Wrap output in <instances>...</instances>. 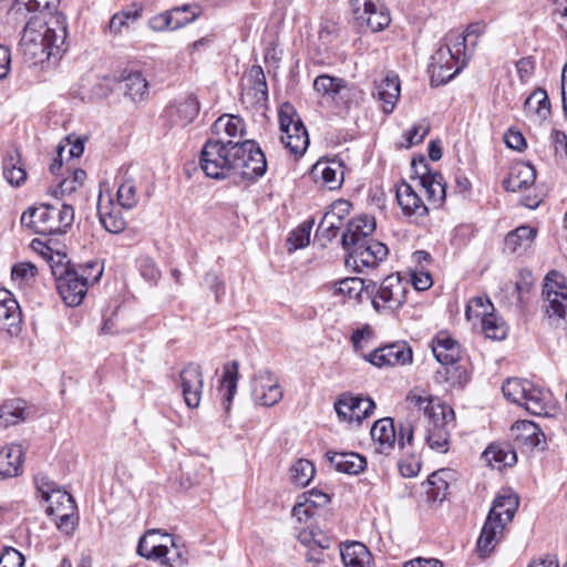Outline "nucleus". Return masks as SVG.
Segmentation results:
<instances>
[{"mask_svg":"<svg viewBox=\"0 0 567 567\" xmlns=\"http://www.w3.org/2000/svg\"><path fill=\"white\" fill-rule=\"evenodd\" d=\"M68 35L65 18L54 14L44 22V30L37 31L27 22L19 43L25 60L33 64H42L51 58L58 59L65 51L63 48Z\"/></svg>","mask_w":567,"mask_h":567,"instance_id":"1","label":"nucleus"},{"mask_svg":"<svg viewBox=\"0 0 567 567\" xmlns=\"http://www.w3.org/2000/svg\"><path fill=\"white\" fill-rule=\"evenodd\" d=\"M519 506L518 496L503 493L496 496L477 539L476 549L481 557L489 555L506 524L512 522Z\"/></svg>","mask_w":567,"mask_h":567,"instance_id":"2","label":"nucleus"},{"mask_svg":"<svg viewBox=\"0 0 567 567\" xmlns=\"http://www.w3.org/2000/svg\"><path fill=\"white\" fill-rule=\"evenodd\" d=\"M74 220L71 205L41 204L28 208L21 216V225L40 235L65 234Z\"/></svg>","mask_w":567,"mask_h":567,"instance_id":"3","label":"nucleus"},{"mask_svg":"<svg viewBox=\"0 0 567 567\" xmlns=\"http://www.w3.org/2000/svg\"><path fill=\"white\" fill-rule=\"evenodd\" d=\"M235 145L237 142L233 141H206L200 152L199 166L207 177L225 179L235 176Z\"/></svg>","mask_w":567,"mask_h":567,"instance_id":"4","label":"nucleus"},{"mask_svg":"<svg viewBox=\"0 0 567 567\" xmlns=\"http://www.w3.org/2000/svg\"><path fill=\"white\" fill-rule=\"evenodd\" d=\"M280 141L295 156H301L309 145L308 132L290 103H284L278 113Z\"/></svg>","mask_w":567,"mask_h":567,"instance_id":"5","label":"nucleus"},{"mask_svg":"<svg viewBox=\"0 0 567 567\" xmlns=\"http://www.w3.org/2000/svg\"><path fill=\"white\" fill-rule=\"evenodd\" d=\"M235 176L243 179L256 181L264 176L267 171V159L254 140L237 142L235 145Z\"/></svg>","mask_w":567,"mask_h":567,"instance_id":"6","label":"nucleus"},{"mask_svg":"<svg viewBox=\"0 0 567 567\" xmlns=\"http://www.w3.org/2000/svg\"><path fill=\"white\" fill-rule=\"evenodd\" d=\"M405 286L399 276H388L375 289V284L370 281L369 296L373 309L379 312H390L399 309L405 302Z\"/></svg>","mask_w":567,"mask_h":567,"instance_id":"7","label":"nucleus"},{"mask_svg":"<svg viewBox=\"0 0 567 567\" xmlns=\"http://www.w3.org/2000/svg\"><path fill=\"white\" fill-rule=\"evenodd\" d=\"M543 295L546 298V313L549 319L567 317V285L563 274L550 270L544 279Z\"/></svg>","mask_w":567,"mask_h":567,"instance_id":"8","label":"nucleus"},{"mask_svg":"<svg viewBox=\"0 0 567 567\" xmlns=\"http://www.w3.org/2000/svg\"><path fill=\"white\" fill-rule=\"evenodd\" d=\"M429 425L425 431V441L430 449L437 452L447 451L450 436L449 426H453L454 411L451 406H437L427 419Z\"/></svg>","mask_w":567,"mask_h":567,"instance_id":"9","label":"nucleus"},{"mask_svg":"<svg viewBox=\"0 0 567 567\" xmlns=\"http://www.w3.org/2000/svg\"><path fill=\"white\" fill-rule=\"evenodd\" d=\"M388 254L386 245L371 239L347 251L346 265L357 272H362L364 268H375L386 258Z\"/></svg>","mask_w":567,"mask_h":567,"instance_id":"10","label":"nucleus"},{"mask_svg":"<svg viewBox=\"0 0 567 567\" xmlns=\"http://www.w3.org/2000/svg\"><path fill=\"white\" fill-rule=\"evenodd\" d=\"M351 8L353 20L361 29L379 32L391 22L390 14L372 0H351Z\"/></svg>","mask_w":567,"mask_h":567,"instance_id":"11","label":"nucleus"},{"mask_svg":"<svg viewBox=\"0 0 567 567\" xmlns=\"http://www.w3.org/2000/svg\"><path fill=\"white\" fill-rule=\"evenodd\" d=\"M432 352L435 359L445 367L436 372V380L451 381L447 365H454L460 361L462 354L461 344L449 333L441 331L432 341Z\"/></svg>","mask_w":567,"mask_h":567,"instance_id":"12","label":"nucleus"},{"mask_svg":"<svg viewBox=\"0 0 567 567\" xmlns=\"http://www.w3.org/2000/svg\"><path fill=\"white\" fill-rule=\"evenodd\" d=\"M365 360L378 368L406 365L412 363L413 352L406 342L396 341L373 350Z\"/></svg>","mask_w":567,"mask_h":567,"instance_id":"13","label":"nucleus"},{"mask_svg":"<svg viewBox=\"0 0 567 567\" xmlns=\"http://www.w3.org/2000/svg\"><path fill=\"white\" fill-rule=\"evenodd\" d=\"M375 403L370 398L354 396L349 393L341 394L334 403L338 417L341 421L360 424L370 416Z\"/></svg>","mask_w":567,"mask_h":567,"instance_id":"14","label":"nucleus"},{"mask_svg":"<svg viewBox=\"0 0 567 567\" xmlns=\"http://www.w3.org/2000/svg\"><path fill=\"white\" fill-rule=\"evenodd\" d=\"M252 396L262 406L278 404L284 396L279 379L268 369L259 371L254 378Z\"/></svg>","mask_w":567,"mask_h":567,"instance_id":"15","label":"nucleus"},{"mask_svg":"<svg viewBox=\"0 0 567 567\" xmlns=\"http://www.w3.org/2000/svg\"><path fill=\"white\" fill-rule=\"evenodd\" d=\"M179 388L188 408L199 406L204 388V374L199 364L189 362L181 370Z\"/></svg>","mask_w":567,"mask_h":567,"instance_id":"16","label":"nucleus"},{"mask_svg":"<svg viewBox=\"0 0 567 567\" xmlns=\"http://www.w3.org/2000/svg\"><path fill=\"white\" fill-rule=\"evenodd\" d=\"M375 230L374 217L363 215L351 219L347 224V229L341 236V244L346 251L373 239L371 236Z\"/></svg>","mask_w":567,"mask_h":567,"instance_id":"17","label":"nucleus"},{"mask_svg":"<svg viewBox=\"0 0 567 567\" xmlns=\"http://www.w3.org/2000/svg\"><path fill=\"white\" fill-rule=\"evenodd\" d=\"M87 278L81 279L74 269L66 268L64 275L58 280V290L63 301L70 307L79 306L86 292Z\"/></svg>","mask_w":567,"mask_h":567,"instance_id":"18","label":"nucleus"},{"mask_svg":"<svg viewBox=\"0 0 567 567\" xmlns=\"http://www.w3.org/2000/svg\"><path fill=\"white\" fill-rule=\"evenodd\" d=\"M197 16L196 7L183 6L155 17L151 21V27L156 31L176 30L194 21Z\"/></svg>","mask_w":567,"mask_h":567,"instance_id":"19","label":"nucleus"},{"mask_svg":"<svg viewBox=\"0 0 567 567\" xmlns=\"http://www.w3.org/2000/svg\"><path fill=\"white\" fill-rule=\"evenodd\" d=\"M511 435L517 445L530 449H546V439L542 429L534 422L522 420L516 421L511 427Z\"/></svg>","mask_w":567,"mask_h":567,"instance_id":"20","label":"nucleus"},{"mask_svg":"<svg viewBox=\"0 0 567 567\" xmlns=\"http://www.w3.org/2000/svg\"><path fill=\"white\" fill-rule=\"evenodd\" d=\"M529 400L524 401V409L536 416L554 417L558 413L557 401L553 393L535 384Z\"/></svg>","mask_w":567,"mask_h":567,"instance_id":"21","label":"nucleus"},{"mask_svg":"<svg viewBox=\"0 0 567 567\" xmlns=\"http://www.w3.org/2000/svg\"><path fill=\"white\" fill-rule=\"evenodd\" d=\"M529 400L524 401V409L536 416L554 417L558 413L557 401L553 393L535 384Z\"/></svg>","mask_w":567,"mask_h":567,"instance_id":"22","label":"nucleus"},{"mask_svg":"<svg viewBox=\"0 0 567 567\" xmlns=\"http://www.w3.org/2000/svg\"><path fill=\"white\" fill-rule=\"evenodd\" d=\"M22 315L18 301L8 290H0V329L14 336L20 331Z\"/></svg>","mask_w":567,"mask_h":567,"instance_id":"23","label":"nucleus"},{"mask_svg":"<svg viewBox=\"0 0 567 567\" xmlns=\"http://www.w3.org/2000/svg\"><path fill=\"white\" fill-rule=\"evenodd\" d=\"M396 199L405 216L419 218L427 215V207L422 198L414 188L404 181L396 187Z\"/></svg>","mask_w":567,"mask_h":567,"instance_id":"24","label":"nucleus"},{"mask_svg":"<svg viewBox=\"0 0 567 567\" xmlns=\"http://www.w3.org/2000/svg\"><path fill=\"white\" fill-rule=\"evenodd\" d=\"M371 437L375 451L388 455L394 447L396 441L395 427L391 417H383L374 422L371 427Z\"/></svg>","mask_w":567,"mask_h":567,"instance_id":"25","label":"nucleus"},{"mask_svg":"<svg viewBox=\"0 0 567 567\" xmlns=\"http://www.w3.org/2000/svg\"><path fill=\"white\" fill-rule=\"evenodd\" d=\"M326 456L334 470L340 473L357 475L367 467L365 457L354 452L328 451Z\"/></svg>","mask_w":567,"mask_h":567,"instance_id":"26","label":"nucleus"},{"mask_svg":"<svg viewBox=\"0 0 567 567\" xmlns=\"http://www.w3.org/2000/svg\"><path fill=\"white\" fill-rule=\"evenodd\" d=\"M536 181V169L533 165L524 162L516 163L509 172V175L503 182L507 192H518L534 185Z\"/></svg>","mask_w":567,"mask_h":567,"instance_id":"27","label":"nucleus"},{"mask_svg":"<svg viewBox=\"0 0 567 567\" xmlns=\"http://www.w3.org/2000/svg\"><path fill=\"white\" fill-rule=\"evenodd\" d=\"M467 38L464 33H458L455 31H451L445 37V44L442 45L436 51V59L441 60L442 58H446L451 61H456V63L464 62V65L467 64L470 56L467 55L466 48Z\"/></svg>","mask_w":567,"mask_h":567,"instance_id":"28","label":"nucleus"},{"mask_svg":"<svg viewBox=\"0 0 567 567\" xmlns=\"http://www.w3.org/2000/svg\"><path fill=\"white\" fill-rule=\"evenodd\" d=\"M401 92L400 81L396 74H386L385 78L375 86L374 96L382 103V110L385 114L392 113L399 100Z\"/></svg>","mask_w":567,"mask_h":567,"instance_id":"29","label":"nucleus"},{"mask_svg":"<svg viewBox=\"0 0 567 567\" xmlns=\"http://www.w3.org/2000/svg\"><path fill=\"white\" fill-rule=\"evenodd\" d=\"M23 450L21 445L11 444L0 450V480L11 478L21 473Z\"/></svg>","mask_w":567,"mask_h":567,"instance_id":"30","label":"nucleus"},{"mask_svg":"<svg viewBox=\"0 0 567 567\" xmlns=\"http://www.w3.org/2000/svg\"><path fill=\"white\" fill-rule=\"evenodd\" d=\"M124 95L135 103L146 100L148 96V82L141 72H126L121 75Z\"/></svg>","mask_w":567,"mask_h":567,"instance_id":"31","label":"nucleus"},{"mask_svg":"<svg viewBox=\"0 0 567 567\" xmlns=\"http://www.w3.org/2000/svg\"><path fill=\"white\" fill-rule=\"evenodd\" d=\"M524 111L534 121L544 122L550 115V101L545 89L534 90L524 103Z\"/></svg>","mask_w":567,"mask_h":567,"instance_id":"32","label":"nucleus"},{"mask_svg":"<svg viewBox=\"0 0 567 567\" xmlns=\"http://www.w3.org/2000/svg\"><path fill=\"white\" fill-rule=\"evenodd\" d=\"M116 196L118 205L125 209L135 208L138 204L140 196L136 189V178L128 169L121 176Z\"/></svg>","mask_w":567,"mask_h":567,"instance_id":"33","label":"nucleus"},{"mask_svg":"<svg viewBox=\"0 0 567 567\" xmlns=\"http://www.w3.org/2000/svg\"><path fill=\"white\" fill-rule=\"evenodd\" d=\"M169 116L175 124L185 126L194 121L199 113V102L193 95L168 109Z\"/></svg>","mask_w":567,"mask_h":567,"instance_id":"34","label":"nucleus"},{"mask_svg":"<svg viewBox=\"0 0 567 567\" xmlns=\"http://www.w3.org/2000/svg\"><path fill=\"white\" fill-rule=\"evenodd\" d=\"M27 417V403L23 400H8L0 406V426L2 427L16 425L25 421Z\"/></svg>","mask_w":567,"mask_h":567,"instance_id":"35","label":"nucleus"},{"mask_svg":"<svg viewBox=\"0 0 567 567\" xmlns=\"http://www.w3.org/2000/svg\"><path fill=\"white\" fill-rule=\"evenodd\" d=\"M340 556L346 567H369L371 561L370 551L358 542L346 544L340 549Z\"/></svg>","mask_w":567,"mask_h":567,"instance_id":"36","label":"nucleus"},{"mask_svg":"<svg viewBox=\"0 0 567 567\" xmlns=\"http://www.w3.org/2000/svg\"><path fill=\"white\" fill-rule=\"evenodd\" d=\"M536 229L530 226H519L505 237V246L513 254L525 251L536 237Z\"/></svg>","mask_w":567,"mask_h":567,"instance_id":"37","label":"nucleus"},{"mask_svg":"<svg viewBox=\"0 0 567 567\" xmlns=\"http://www.w3.org/2000/svg\"><path fill=\"white\" fill-rule=\"evenodd\" d=\"M341 167L340 163L337 162H322L319 161L315 164L312 168V173L316 178H321L322 184L327 186L329 189H337L342 184V172H339Z\"/></svg>","mask_w":567,"mask_h":567,"instance_id":"38","label":"nucleus"},{"mask_svg":"<svg viewBox=\"0 0 567 567\" xmlns=\"http://www.w3.org/2000/svg\"><path fill=\"white\" fill-rule=\"evenodd\" d=\"M313 89L322 97L336 100L337 96L348 89L347 81L341 78L320 74L313 81Z\"/></svg>","mask_w":567,"mask_h":567,"instance_id":"39","label":"nucleus"},{"mask_svg":"<svg viewBox=\"0 0 567 567\" xmlns=\"http://www.w3.org/2000/svg\"><path fill=\"white\" fill-rule=\"evenodd\" d=\"M238 370L239 364L237 361H230L224 365V374L221 378L220 388L225 390L223 404L226 412L230 410L233 399L237 391V382L239 375Z\"/></svg>","mask_w":567,"mask_h":567,"instance_id":"40","label":"nucleus"},{"mask_svg":"<svg viewBox=\"0 0 567 567\" xmlns=\"http://www.w3.org/2000/svg\"><path fill=\"white\" fill-rule=\"evenodd\" d=\"M3 175L14 186H20L27 179V172L21 164L20 154L17 150L9 151L3 161Z\"/></svg>","mask_w":567,"mask_h":567,"instance_id":"41","label":"nucleus"},{"mask_svg":"<svg viewBox=\"0 0 567 567\" xmlns=\"http://www.w3.org/2000/svg\"><path fill=\"white\" fill-rule=\"evenodd\" d=\"M446 58H442L441 60H437L436 59V52L434 53V55L432 56V63H431V69H430V72H431V84L433 86H439V85H442V84H445L447 83L449 81H451L463 68H465L466 65H464V62H461L460 65H457L454 70H453V64L451 65H443V60H445Z\"/></svg>","mask_w":567,"mask_h":567,"instance_id":"42","label":"nucleus"},{"mask_svg":"<svg viewBox=\"0 0 567 567\" xmlns=\"http://www.w3.org/2000/svg\"><path fill=\"white\" fill-rule=\"evenodd\" d=\"M420 185L425 189L427 199L433 205L441 206L444 203L446 197V183L440 173L435 172L433 175L425 177Z\"/></svg>","mask_w":567,"mask_h":567,"instance_id":"43","label":"nucleus"},{"mask_svg":"<svg viewBox=\"0 0 567 567\" xmlns=\"http://www.w3.org/2000/svg\"><path fill=\"white\" fill-rule=\"evenodd\" d=\"M157 530L150 529L146 534L141 537L137 545V554L146 559H155L158 560L162 556H166L168 553V547L163 544H155L150 540L151 537L155 536Z\"/></svg>","mask_w":567,"mask_h":567,"instance_id":"44","label":"nucleus"},{"mask_svg":"<svg viewBox=\"0 0 567 567\" xmlns=\"http://www.w3.org/2000/svg\"><path fill=\"white\" fill-rule=\"evenodd\" d=\"M488 463H495L497 466H512L516 463V453L509 446L491 444L484 452Z\"/></svg>","mask_w":567,"mask_h":567,"instance_id":"45","label":"nucleus"},{"mask_svg":"<svg viewBox=\"0 0 567 567\" xmlns=\"http://www.w3.org/2000/svg\"><path fill=\"white\" fill-rule=\"evenodd\" d=\"M494 310V306L487 297L476 296L468 300L465 308V317L468 321L480 319L482 322Z\"/></svg>","mask_w":567,"mask_h":567,"instance_id":"46","label":"nucleus"},{"mask_svg":"<svg viewBox=\"0 0 567 567\" xmlns=\"http://www.w3.org/2000/svg\"><path fill=\"white\" fill-rule=\"evenodd\" d=\"M370 284L365 285L364 280L358 277L344 278L334 285V293L343 295L349 299L359 297L362 291L369 293Z\"/></svg>","mask_w":567,"mask_h":567,"instance_id":"47","label":"nucleus"},{"mask_svg":"<svg viewBox=\"0 0 567 567\" xmlns=\"http://www.w3.org/2000/svg\"><path fill=\"white\" fill-rule=\"evenodd\" d=\"M340 227L341 215L336 210H329L323 215L318 225L317 236L324 238L326 241H331L337 237Z\"/></svg>","mask_w":567,"mask_h":567,"instance_id":"48","label":"nucleus"},{"mask_svg":"<svg viewBox=\"0 0 567 567\" xmlns=\"http://www.w3.org/2000/svg\"><path fill=\"white\" fill-rule=\"evenodd\" d=\"M291 481L300 486L308 485L316 474L315 465L305 458L296 461L290 467Z\"/></svg>","mask_w":567,"mask_h":567,"instance_id":"49","label":"nucleus"},{"mask_svg":"<svg viewBox=\"0 0 567 567\" xmlns=\"http://www.w3.org/2000/svg\"><path fill=\"white\" fill-rule=\"evenodd\" d=\"M481 324L484 334L488 339L503 340L507 334V326L494 311L485 317Z\"/></svg>","mask_w":567,"mask_h":567,"instance_id":"50","label":"nucleus"},{"mask_svg":"<svg viewBox=\"0 0 567 567\" xmlns=\"http://www.w3.org/2000/svg\"><path fill=\"white\" fill-rule=\"evenodd\" d=\"M214 128L219 132L224 131L229 137H241L245 133L244 121L239 116L223 115L214 123Z\"/></svg>","mask_w":567,"mask_h":567,"instance_id":"51","label":"nucleus"},{"mask_svg":"<svg viewBox=\"0 0 567 567\" xmlns=\"http://www.w3.org/2000/svg\"><path fill=\"white\" fill-rule=\"evenodd\" d=\"M99 218L104 229L111 234H120L125 229V220L120 210H103L99 207Z\"/></svg>","mask_w":567,"mask_h":567,"instance_id":"52","label":"nucleus"},{"mask_svg":"<svg viewBox=\"0 0 567 567\" xmlns=\"http://www.w3.org/2000/svg\"><path fill=\"white\" fill-rule=\"evenodd\" d=\"M406 401L411 406L416 408L419 412H423L426 419L432 417V412L437 406H447L439 402V400L433 399L432 396H422L417 394L415 391H412L408 394Z\"/></svg>","mask_w":567,"mask_h":567,"instance_id":"53","label":"nucleus"},{"mask_svg":"<svg viewBox=\"0 0 567 567\" xmlns=\"http://www.w3.org/2000/svg\"><path fill=\"white\" fill-rule=\"evenodd\" d=\"M445 473L444 470L434 472L427 478V483L431 486L427 494L434 502H442L446 497L449 484L444 478Z\"/></svg>","mask_w":567,"mask_h":567,"instance_id":"54","label":"nucleus"},{"mask_svg":"<svg viewBox=\"0 0 567 567\" xmlns=\"http://www.w3.org/2000/svg\"><path fill=\"white\" fill-rule=\"evenodd\" d=\"M528 385L527 379L508 378L502 386L505 399L514 404L522 402L524 386Z\"/></svg>","mask_w":567,"mask_h":567,"instance_id":"55","label":"nucleus"},{"mask_svg":"<svg viewBox=\"0 0 567 567\" xmlns=\"http://www.w3.org/2000/svg\"><path fill=\"white\" fill-rule=\"evenodd\" d=\"M71 269H74L81 279L87 278V281L85 280L87 288L90 285L97 282L103 274V267L96 260L87 261Z\"/></svg>","mask_w":567,"mask_h":567,"instance_id":"56","label":"nucleus"},{"mask_svg":"<svg viewBox=\"0 0 567 567\" xmlns=\"http://www.w3.org/2000/svg\"><path fill=\"white\" fill-rule=\"evenodd\" d=\"M47 502L49 503L47 508L49 515L64 511L66 504L72 506V508H76L74 498L66 491L62 489H56L53 494H50V499Z\"/></svg>","mask_w":567,"mask_h":567,"instance_id":"57","label":"nucleus"},{"mask_svg":"<svg viewBox=\"0 0 567 567\" xmlns=\"http://www.w3.org/2000/svg\"><path fill=\"white\" fill-rule=\"evenodd\" d=\"M142 8H137L134 11H122L115 13L110 20V31L117 34L121 32L122 28L127 25V21H135L141 17Z\"/></svg>","mask_w":567,"mask_h":567,"instance_id":"58","label":"nucleus"},{"mask_svg":"<svg viewBox=\"0 0 567 567\" xmlns=\"http://www.w3.org/2000/svg\"><path fill=\"white\" fill-rule=\"evenodd\" d=\"M248 76L252 82L254 90L261 95L260 99L267 100L268 86L262 68L260 65H252L249 70Z\"/></svg>","mask_w":567,"mask_h":567,"instance_id":"59","label":"nucleus"},{"mask_svg":"<svg viewBox=\"0 0 567 567\" xmlns=\"http://www.w3.org/2000/svg\"><path fill=\"white\" fill-rule=\"evenodd\" d=\"M76 508H72L69 504H66V508L60 513L52 514L54 516V522L56 527L65 534H71L74 529V513Z\"/></svg>","mask_w":567,"mask_h":567,"instance_id":"60","label":"nucleus"},{"mask_svg":"<svg viewBox=\"0 0 567 567\" xmlns=\"http://www.w3.org/2000/svg\"><path fill=\"white\" fill-rule=\"evenodd\" d=\"M172 546L168 547V553L166 556H162L158 560H161L162 565L167 567H182L187 563V559L184 557L183 550L175 545L173 538H171Z\"/></svg>","mask_w":567,"mask_h":567,"instance_id":"61","label":"nucleus"},{"mask_svg":"<svg viewBox=\"0 0 567 567\" xmlns=\"http://www.w3.org/2000/svg\"><path fill=\"white\" fill-rule=\"evenodd\" d=\"M429 132L430 125L427 123L422 122L414 124L412 128L406 132V143L404 146L409 148L413 145L422 143Z\"/></svg>","mask_w":567,"mask_h":567,"instance_id":"62","label":"nucleus"},{"mask_svg":"<svg viewBox=\"0 0 567 567\" xmlns=\"http://www.w3.org/2000/svg\"><path fill=\"white\" fill-rule=\"evenodd\" d=\"M312 225L313 219L302 224L295 231H292L289 240L292 241L295 248H302L309 244Z\"/></svg>","mask_w":567,"mask_h":567,"instance_id":"63","label":"nucleus"},{"mask_svg":"<svg viewBox=\"0 0 567 567\" xmlns=\"http://www.w3.org/2000/svg\"><path fill=\"white\" fill-rule=\"evenodd\" d=\"M24 564L23 555L12 547H6L0 554V567H22Z\"/></svg>","mask_w":567,"mask_h":567,"instance_id":"64","label":"nucleus"}]
</instances>
